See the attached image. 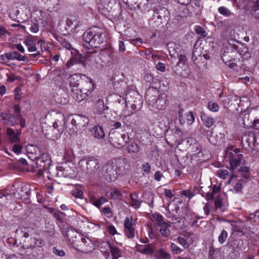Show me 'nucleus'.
I'll list each match as a JSON object with an SVG mask.
<instances>
[{
    "instance_id": "obj_31",
    "label": "nucleus",
    "mask_w": 259,
    "mask_h": 259,
    "mask_svg": "<svg viewBox=\"0 0 259 259\" xmlns=\"http://www.w3.org/2000/svg\"><path fill=\"white\" fill-rule=\"evenodd\" d=\"M158 227L160 228L159 232L163 237H167L170 235V231L169 228L170 227V225L169 223L164 222L162 225L158 226Z\"/></svg>"
},
{
    "instance_id": "obj_56",
    "label": "nucleus",
    "mask_w": 259,
    "mask_h": 259,
    "mask_svg": "<svg viewBox=\"0 0 259 259\" xmlns=\"http://www.w3.org/2000/svg\"><path fill=\"white\" fill-rule=\"evenodd\" d=\"M193 215L189 210H186L185 212L183 219L186 221V223L190 224L191 221L192 219Z\"/></svg>"
},
{
    "instance_id": "obj_57",
    "label": "nucleus",
    "mask_w": 259,
    "mask_h": 259,
    "mask_svg": "<svg viewBox=\"0 0 259 259\" xmlns=\"http://www.w3.org/2000/svg\"><path fill=\"white\" fill-rule=\"evenodd\" d=\"M177 241L185 248L188 246L187 241L182 237H178L177 239Z\"/></svg>"
},
{
    "instance_id": "obj_62",
    "label": "nucleus",
    "mask_w": 259,
    "mask_h": 259,
    "mask_svg": "<svg viewBox=\"0 0 259 259\" xmlns=\"http://www.w3.org/2000/svg\"><path fill=\"white\" fill-rule=\"evenodd\" d=\"M107 231L108 233L112 236L118 234L115 227L112 224L109 225L107 227Z\"/></svg>"
},
{
    "instance_id": "obj_53",
    "label": "nucleus",
    "mask_w": 259,
    "mask_h": 259,
    "mask_svg": "<svg viewBox=\"0 0 259 259\" xmlns=\"http://www.w3.org/2000/svg\"><path fill=\"white\" fill-rule=\"evenodd\" d=\"M170 248L172 253L175 254H178L183 251L182 249H181L174 243H171Z\"/></svg>"
},
{
    "instance_id": "obj_64",
    "label": "nucleus",
    "mask_w": 259,
    "mask_h": 259,
    "mask_svg": "<svg viewBox=\"0 0 259 259\" xmlns=\"http://www.w3.org/2000/svg\"><path fill=\"white\" fill-rule=\"evenodd\" d=\"M134 103L132 105V108H135L138 110L142 107V102L141 100L140 99L138 101H134Z\"/></svg>"
},
{
    "instance_id": "obj_6",
    "label": "nucleus",
    "mask_w": 259,
    "mask_h": 259,
    "mask_svg": "<svg viewBox=\"0 0 259 259\" xmlns=\"http://www.w3.org/2000/svg\"><path fill=\"white\" fill-rule=\"evenodd\" d=\"M187 143L189 144L190 146H192V149L195 148V150L194 151L195 153L192 155L193 158H195L196 160L201 162L209 158V157L206 155V151L205 150H202V148L200 145L198 144V141L195 138H188L187 139Z\"/></svg>"
},
{
    "instance_id": "obj_15",
    "label": "nucleus",
    "mask_w": 259,
    "mask_h": 259,
    "mask_svg": "<svg viewBox=\"0 0 259 259\" xmlns=\"http://www.w3.org/2000/svg\"><path fill=\"white\" fill-rule=\"evenodd\" d=\"M67 29L71 32H78L82 25V22L77 17L71 16L66 21Z\"/></svg>"
},
{
    "instance_id": "obj_47",
    "label": "nucleus",
    "mask_w": 259,
    "mask_h": 259,
    "mask_svg": "<svg viewBox=\"0 0 259 259\" xmlns=\"http://www.w3.org/2000/svg\"><path fill=\"white\" fill-rule=\"evenodd\" d=\"M179 61L177 63V66L181 67H184L187 62V58L186 56L181 55L178 56Z\"/></svg>"
},
{
    "instance_id": "obj_45",
    "label": "nucleus",
    "mask_w": 259,
    "mask_h": 259,
    "mask_svg": "<svg viewBox=\"0 0 259 259\" xmlns=\"http://www.w3.org/2000/svg\"><path fill=\"white\" fill-rule=\"evenodd\" d=\"M167 218H169L171 223L176 224L178 223H181L183 220L182 218L177 217L176 215L172 214L170 212H168L166 214Z\"/></svg>"
},
{
    "instance_id": "obj_11",
    "label": "nucleus",
    "mask_w": 259,
    "mask_h": 259,
    "mask_svg": "<svg viewBox=\"0 0 259 259\" xmlns=\"http://www.w3.org/2000/svg\"><path fill=\"white\" fill-rule=\"evenodd\" d=\"M75 243L77 246L75 249L83 253H90L95 249V245L93 241L89 238L84 236L82 239Z\"/></svg>"
},
{
    "instance_id": "obj_4",
    "label": "nucleus",
    "mask_w": 259,
    "mask_h": 259,
    "mask_svg": "<svg viewBox=\"0 0 259 259\" xmlns=\"http://www.w3.org/2000/svg\"><path fill=\"white\" fill-rule=\"evenodd\" d=\"M240 56L237 46L229 44L225 47L224 52L221 55L223 61L233 70L238 72L240 70V61L237 58Z\"/></svg>"
},
{
    "instance_id": "obj_3",
    "label": "nucleus",
    "mask_w": 259,
    "mask_h": 259,
    "mask_svg": "<svg viewBox=\"0 0 259 259\" xmlns=\"http://www.w3.org/2000/svg\"><path fill=\"white\" fill-rule=\"evenodd\" d=\"M83 46L90 49L100 47L104 40L103 31L97 27H93L86 30L83 34Z\"/></svg>"
},
{
    "instance_id": "obj_34",
    "label": "nucleus",
    "mask_w": 259,
    "mask_h": 259,
    "mask_svg": "<svg viewBox=\"0 0 259 259\" xmlns=\"http://www.w3.org/2000/svg\"><path fill=\"white\" fill-rule=\"evenodd\" d=\"M108 201L106 198L101 197L99 199H96L95 196H91L90 198V202L96 207L99 208L101 205Z\"/></svg>"
},
{
    "instance_id": "obj_23",
    "label": "nucleus",
    "mask_w": 259,
    "mask_h": 259,
    "mask_svg": "<svg viewBox=\"0 0 259 259\" xmlns=\"http://www.w3.org/2000/svg\"><path fill=\"white\" fill-rule=\"evenodd\" d=\"M31 229L25 227H20L16 230V237L19 240L25 242V239L29 236V233Z\"/></svg>"
},
{
    "instance_id": "obj_27",
    "label": "nucleus",
    "mask_w": 259,
    "mask_h": 259,
    "mask_svg": "<svg viewBox=\"0 0 259 259\" xmlns=\"http://www.w3.org/2000/svg\"><path fill=\"white\" fill-rule=\"evenodd\" d=\"M249 114H246L243 117V125L245 127H251L254 130H259V119H255L253 122L249 124L248 122L249 120Z\"/></svg>"
},
{
    "instance_id": "obj_59",
    "label": "nucleus",
    "mask_w": 259,
    "mask_h": 259,
    "mask_svg": "<svg viewBox=\"0 0 259 259\" xmlns=\"http://www.w3.org/2000/svg\"><path fill=\"white\" fill-rule=\"evenodd\" d=\"M154 79L153 75L150 73H147L144 76V80L146 82L150 83V85L153 84Z\"/></svg>"
},
{
    "instance_id": "obj_63",
    "label": "nucleus",
    "mask_w": 259,
    "mask_h": 259,
    "mask_svg": "<svg viewBox=\"0 0 259 259\" xmlns=\"http://www.w3.org/2000/svg\"><path fill=\"white\" fill-rule=\"evenodd\" d=\"M22 148L21 145L20 144H14L13 146V151L17 154H20L21 153Z\"/></svg>"
},
{
    "instance_id": "obj_41",
    "label": "nucleus",
    "mask_w": 259,
    "mask_h": 259,
    "mask_svg": "<svg viewBox=\"0 0 259 259\" xmlns=\"http://www.w3.org/2000/svg\"><path fill=\"white\" fill-rule=\"evenodd\" d=\"M50 211L51 212H53V215H54V217L59 222H63V212H62V211H61L60 210H56V209H55L52 208H50Z\"/></svg>"
},
{
    "instance_id": "obj_40",
    "label": "nucleus",
    "mask_w": 259,
    "mask_h": 259,
    "mask_svg": "<svg viewBox=\"0 0 259 259\" xmlns=\"http://www.w3.org/2000/svg\"><path fill=\"white\" fill-rule=\"evenodd\" d=\"M174 135L176 137V142L178 144H180L184 140L183 138V132L180 128L177 127L174 132Z\"/></svg>"
},
{
    "instance_id": "obj_30",
    "label": "nucleus",
    "mask_w": 259,
    "mask_h": 259,
    "mask_svg": "<svg viewBox=\"0 0 259 259\" xmlns=\"http://www.w3.org/2000/svg\"><path fill=\"white\" fill-rule=\"evenodd\" d=\"M126 143V149L129 153H137L140 150V147L134 141H129Z\"/></svg>"
},
{
    "instance_id": "obj_32",
    "label": "nucleus",
    "mask_w": 259,
    "mask_h": 259,
    "mask_svg": "<svg viewBox=\"0 0 259 259\" xmlns=\"http://www.w3.org/2000/svg\"><path fill=\"white\" fill-rule=\"evenodd\" d=\"M92 133L96 138L100 139L105 137L103 128L100 125H95L92 130Z\"/></svg>"
},
{
    "instance_id": "obj_14",
    "label": "nucleus",
    "mask_w": 259,
    "mask_h": 259,
    "mask_svg": "<svg viewBox=\"0 0 259 259\" xmlns=\"http://www.w3.org/2000/svg\"><path fill=\"white\" fill-rule=\"evenodd\" d=\"M133 219L131 217H126L123 223L124 232L125 235L128 239H133L135 236V229L134 227V223L133 222Z\"/></svg>"
},
{
    "instance_id": "obj_39",
    "label": "nucleus",
    "mask_w": 259,
    "mask_h": 259,
    "mask_svg": "<svg viewBox=\"0 0 259 259\" xmlns=\"http://www.w3.org/2000/svg\"><path fill=\"white\" fill-rule=\"evenodd\" d=\"M151 216L152 219L156 222L158 226L162 225V224L165 222L163 221V217L159 213H153Z\"/></svg>"
},
{
    "instance_id": "obj_52",
    "label": "nucleus",
    "mask_w": 259,
    "mask_h": 259,
    "mask_svg": "<svg viewBox=\"0 0 259 259\" xmlns=\"http://www.w3.org/2000/svg\"><path fill=\"white\" fill-rule=\"evenodd\" d=\"M102 213L107 218H110L112 217V213L111 209L109 206H106L102 208Z\"/></svg>"
},
{
    "instance_id": "obj_19",
    "label": "nucleus",
    "mask_w": 259,
    "mask_h": 259,
    "mask_svg": "<svg viewBox=\"0 0 259 259\" xmlns=\"http://www.w3.org/2000/svg\"><path fill=\"white\" fill-rule=\"evenodd\" d=\"M115 167L118 170V174L123 175L130 168V165L126 159H112Z\"/></svg>"
},
{
    "instance_id": "obj_20",
    "label": "nucleus",
    "mask_w": 259,
    "mask_h": 259,
    "mask_svg": "<svg viewBox=\"0 0 259 259\" xmlns=\"http://www.w3.org/2000/svg\"><path fill=\"white\" fill-rule=\"evenodd\" d=\"M200 118L202 124L207 128L213 130L215 127L214 118L204 112L200 113Z\"/></svg>"
},
{
    "instance_id": "obj_7",
    "label": "nucleus",
    "mask_w": 259,
    "mask_h": 259,
    "mask_svg": "<svg viewBox=\"0 0 259 259\" xmlns=\"http://www.w3.org/2000/svg\"><path fill=\"white\" fill-rule=\"evenodd\" d=\"M243 157V155L239 153V150L237 148L233 151L227 152L225 159L230 164V169L233 171L240 166Z\"/></svg>"
},
{
    "instance_id": "obj_28",
    "label": "nucleus",
    "mask_w": 259,
    "mask_h": 259,
    "mask_svg": "<svg viewBox=\"0 0 259 259\" xmlns=\"http://www.w3.org/2000/svg\"><path fill=\"white\" fill-rule=\"evenodd\" d=\"M155 259H171V255L164 248H160L154 253Z\"/></svg>"
},
{
    "instance_id": "obj_9",
    "label": "nucleus",
    "mask_w": 259,
    "mask_h": 259,
    "mask_svg": "<svg viewBox=\"0 0 259 259\" xmlns=\"http://www.w3.org/2000/svg\"><path fill=\"white\" fill-rule=\"evenodd\" d=\"M125 134H121L112 129L109 133V140L110 144L116 148H121L126 142Z\"/></svg>"
},
{
    "instance_id": "obj_8",
    "label": "nucleus",
    "mask_w": 259,
    "mask_h": 259,
    "mask_svg": "<svg viewBox=\"0 0 259 259\" xmlns=\"http://www.w3.org/2000/svg\"><path fill=\"white\" fill-rule=\"evenodd\" d=\"M102 174L109 182H114L116 180L119 174L112 159L104 165Z\"/></svg>"
},
{
    "instance_id": "obj_26",
    "label": "nucleus",
    "mask_w": 259,
    "mask_h": 259,
    "mask_svg": "<svg viewBox=\"0 0 259 259\" xmlns=\"http://www.w3.org/2000/svg\"><path fill=\"white\" fill-rule=\"evenodd\" d=\"M105 196L110 199L115 200L120 199L122 194L119 189L115 188L110 191L106 192Z\"/></svg>"
},
{
    "instance_id": "obj_10",
    "label": "nucleus",
    "mask_w": 259,
    "mask_h": 259,
    "mask_svg": "<svg viewBox=\"0 0 259 259\" xmlns=\"http://www.w3.org/2000/svg\"><path fill=\"white\" fill-rule=\"evenodd\" d=\"M242 143L253 149L259 144V132L245 133L242 136Z\"/></svg>"
},
{
    "instance_id": "obj_43",
    "label": "nucleus",
    "mask_w": 259,
    "mask_h": 259,
    "mask_svg": "<svg viewBox=\"0 0 259 259\" xmlns=\"http://www.w3.org/2000/svg\"><path fill=\"white\" fill-rule=\"evenodd\" d=\"M141 169L143 176L149 175L151 171V165L148 162H145L142 165Z\"/></svg>"
},
{
    "instance_id": "obj_51",
    "label": "nucleus",
    "mask_w": 259,
    "mask_h": 259,
    "mask_svg": "<svg viewBox=\"0 0 259 259\" xmlns=\"http://www.w3.org/2000/svg\"><path fill=\"white\" fill-rule=\"evenodd\" d=\"M97 52L96 51H88L84 57L85 59L89 60L90 61H92L93 60V58H96V57H98V56L97 55Z\"/></svg>"
},
{
    "instance_id": "obj_38",
    "label": "nucleus",
    "mask_w": 259,
    "mask_h": 259,
    "mask_svg": "<svg viewBox=\"0 0 259 259\" xmlns=\"http://www.w3.org/2000/svg\"><path fill=\"white\" fill-rule=\"evenodd\" d=\"M206 107L208 110L212 112H217L220 109V106L218 104L213 101H209L207 103Z\"/></svg>"
},
{
    "instance_id": "obj_58",
    "label": "nucleus",
    "mask_w": 259,
    "mask_h": 259,
    "mask_svg": "<svg viewBox=\"0 0 259 259\" xmlns=\"http://www.w3.org/2000/svg\"><path fill=\"white\" fill-rule=\"evenodd\" d=\"M61 44L63 47L65 48L66 49L68 50L69 51L73 50V48L71 44L66 39H63L61 42Z\"/></svg>"
},
{
    "instance_id": "obj_12",
    "label": "nucleus",
    "mask_w": 259,
    "mask_h": 259,
    "mask_svg": "<svg viewBox=\"0 0 259 259\" xmlns=\"http://www.w3.org/2000/svg\"><path fill=\"white\" fill-rule=\"evenodd\" d=\"M51 159L48 153H43L36 160V167L39 171L51 173Z\"/></svg>"
},
{
    "instance_id": "obj_54",
    "label": "nucleus",
    "mask_w": 259,
    "mask_h": 259,
    "mask_svg": "<svg viewBox=\"0 0 259 259\" xmlns=\"http://www.w3.org/2000/svg\"><path fill=\"white\" fill-rule=\"evenodd\" d=\"M195 32L197 34L200 35L202 37H206L207 34V33L200 26H196L195 28Z\"/></svg>"
},
{
    "instance_id": "obj_5",
    "label": "nucleus",
    "mask_w": 259,
    "mask_h": 259,
    "mask_svg": "<svg viewBox=\"0 0 259 259\" xmlns=\"http://www.w3.org/2000/svg\"><path fill=\"white\" fill-rule=\"evenodd\" d=\"M78 166L84 172L92 174L98 170L100 161L98 158L90 156L80 159L78 162Z\"/></svg>"
},
{
    "instance_id": "obj_49",
    "label": "nucleus",
    "mask_w": 259,
    "mask_h": 259,
    "mask_svg": "<svg viewBox=\"0 0 259 259\" xmlns=\"http://www.w3.org/2000/svg\"><path fill=\"white\" fill-rule=\"evenodd\" d=\"M217 176L221 179H226L229 177V171L227 169H218L217 171Z\"/></svg>"
},
{
    "instance_id": "obj_29",
    "label": "nucleus",
    "mask_w": 259,
    "mask_h": 259,
    "mask_svg": "<svg viewBox=\"0 0 259 259\" xmlns=\"http://www.w3.org/2000/svg\"><path fill=\"white\" fill-rule=\"evenodd\" d=\"M138 194L136 193L130 194V205L135 209L140 207L142 201L138 199Z\"/></svg>"
},
{
    "instance_id": "obj_48",
    "label": "nucleus",
    "mask_w": 259,
    "mask_h": 259,
    "mask_svg": "<svg viewBox=\"0 0 259 259\" xmlns=\"http://www.w3.org/2000/svg\"><path fill=\"white\" fill-rule=\"evenodd\" d=\"M96 109L99 113H101L104 110V103L102 99H99L95 105Z\"/></svg>"
},
{
    "instance_id": "obj_37",
    "label": "nucleus",
    "mask_w": 259,
    "mask_h": 259,
    "mask_svg": "<svg viewBox=\"0 0 259 259\" xmlns=\"http://www.w3.org/2000/svg\"><path fill=\"white\" fill-rule=\"evenodd\" d=\"M9 57L11 60H16L19 61H25L27 60L25 56H22L17 52L13 51L10 52Z\"/></svg>"
},
{
    "instance_id": "obj_42",
    "label": "nucleus",
    "mask_w": 259,
    "mask_h": 259,
    "mask_svg": "<svg viewBox=\"0 0 259 259\" xmlns=\"http://www.w3.org/2000/svg\"><path fill=\"white\" fill-rule=\"evenodd\" d=\"M45 3L47 4L48 10L54 11L56 7L59 5V0H47Z\"/></svg>"
},
{
    "instance_id": "obj_61",
    "label": "nucleus",
    "mask_w": 259,
    "mask_h": 259,
    "mask_svg": "<svg viewBox=\"0 0 259 259\" xmlns=\"http://www.w3.org/2000/svg\"><path fill=\"white\" fill-rule=\"evenodd\" d=\"M181 194L183 196H185L187 198H188L189 199H191L194 195V193H193L190 190H185L182 191Z\"/></svg>"
},
{
    "instance_id": "obj_16",
    "label": "nucleus",
    "mask_w": 259,
    "mask_h": 259,
    "mask_svg": "<svg viewBox=\"0 0 259 259\" xmlns=\"http://www.w3.org/2000/svg\"><path fill=\"white\" fill-rule=\"evenodd\" d=\"M154 13L152 20L157 21L158 25L162 23L163 18H164L169 14L168 11L164 7L156 6L153 8Z\"/></svg>"
},
{
    "instance_id": "obj_36",
    "label": "nucleus",
    "mask_w": 259,
    "mask_h": 259,
    "mask_svg": "<svg viewBox=\"0 0 259 259\" xmlns=\"http://www.w3.org/2000/svg\"><path fill=\"white\" fill-rule=\"evenodd\" d=\"M248 220L253 226H259V210L251 213Z\"/></svg>"
},
{
    "instance_id": "obj_2",
    "label": "nucleus",
    "mask_w": 259,
    "mask_h": 259,
    "mask_svg": "<svg viewBox=\"0 0 259 259\" xmlns=\"http://www.w3.org/2000/svg\"><path fill=\"white\" fill-rule=\"evenodd\" d=\"M168 96L165 93L158 95L156 89L148 90L145 94V100L148 106L153 109L163 110L169 104Z\"/></svg>"
},
{
    "instance_id": "obj_33",
    "label": "nucleus",
    "mask_w": 259,
    "mask_h": 259,
    "mask_svg": "<svg viewBox=\"0 0 259 259\" xmlns=\"http://www.w3.org/2000/svg\"><path fill=\"white\" fill-rule=\"evenodd\" d=\"M76 117L78 129L86 126L89 123V119L85 116L76 115Z\"/></svg>"
},
{
    "instance_id": "obj_21",
    "label": "nucleus",
    "mask_w": 259,
    "mask_h": 259,
    "mask_svg": "<svg viewBox=\"0 0 259 259\" xmlns=\"http://www.w3.org/2000/svg\"><path fill=\"white\" fill-rule=\"evenodd\" d=\"M2 122L8 126H13L17 123L16 116L9 113H2L0 115Z\"/></svg>"
},
{
    "instance_id": "obj_1",
    "label": "nucleus",
    "mask_w": 259,
    "mask_h": 259,
    "mask_svg": "<svg viewBox=\"0 0 259 259\" xmlns=\"http://www.w3.org/2000/svg\"><path fill=\"white\" fill-rule=\"evenodd\" d=\"M69 85L71 88L72 96L78 102L86 99L94 89L93 80L85 76L84 78L76 74L70 76Z\"/></svg>"
},
{
    "instance_id": "obj_13",
    "label": "nucleus",
    "mask_w": 259,
    "mask_h": 259,
    "mask_svg": "<svg viewBox=\"0 0 259 259\" xmlns=\"http://www.w3.org/2000/svg\"><path fill=\"white\" fill-rule=\"evenodd\" d=\"M179 121L181 125L187 124L191 125L195 121V116L192 111H189L187 113L184 114V109L181 105L178 106Z\"/></svg>"
},
{
    "instance_id": "obj_60",
    "label": "nucleus",
    "mask_w": 259,
    "mask_h": 259,
    "mask_svg": "<svg viewBox=\"0 0 259 259\" xmlns=\"http://www.w3.org/2000/svg\"><path fill=\"white\" fill-rule=\"evenodd\" d=\"M10 52L0 55V60L2 63H8L11 60L9 57Z\"/></svg>"
},
{
    "instance_id": "obj_44",
    "label": "nucleus",
    "mask_w": 259,
    "mask_h": 259,
    "mask_svg": "<svg viewBox=\"0 0 259 259\" xmlns=\"http://www.w3.org/2000/svg\"><path fill=\"white\" fill-rule=\"evenodd\" d=\"M64 159L69 162H72L74 159L73 151L71 149L66 150L64 155Z\"/></svg>"
},
{
    "instance_id": "obj_46",
    "label": "nucleus",
    "mask_w": 259,
    "mask_h": 259,
    "mask_svg": "<svg viewBox=\"0 0 259 259\" xmlns=\"http://www.w3.org/2000/svg\"><path fill=\"white\" fill-rule=\"evenodd\" d=\"M228 234L227 231L223 229L218 237L219 242L221 244H224L226 242L228 238Z\"/></svg>"
},
{
    "instance_id": "obj_25",
    "label": "nucleus",
    "mask_w": 259,
    "mask_h": 259,
    "mask_svg": "<svg viewBox=\"0 0 259 259\" xmlns=\"http://www.w3.org/2000/svg\"><path fill=\"white\" fill-rule=\"evenodd\" d=\"M117 242H113L109 249L112 259H118L122 256V251L117 247Z\"/></svg>"
},
{
    "instance_id": "obj_22",
    "label": "nucleus",
    "mask_w": 259,
    "mask_h": 259,
    "mask_svg": "<svg viewBox=\"0 0 259 259\" xmlns=\"http://www.w3.org/2000/svg\"><path fill=\"white\" fill-rule=\"evenodd\" d=\"M27 156L32 161L35 160L41 155L38 147L29 145L27 147Z\"/></svg>"
},
{
    "instance_id": "obj_17",
    "label": "nucleus",
    "mask_w": 259,
    "mask_h": 259,
    "mask_svg": "<svg viewBox=\"0 0 259 259\" xmlns=\"http://www.w3.org/2000/svg\"><path fill=\"white\" fill-rule=\"evenodd\" d=\"M66 236L69 242L74 249L77 247L75 245V243H77V242L78 241L80 242L84 236L83 235L78 233L77 232L72 229L67 231Z\"/></svg>"
},
{
    "instance_id": "obj_35",
    "label": "nucleus",
    "mask_w": 259,
    "mask_h": 259,
    "mask_svg": "<svg viewBox=\"0 0 259 259\" xmlns=\"http://www.w3.org/2000/svg\"><path fill=\"white\" fill-rule=\"evenodd\" d=\"M113 242V240L107 241H100L98 244L99 249L102 253H107L108 248L110 249L111 246V243H112Z\"/></svg>"
},
{
    "instance_id": "obj_50",
    "label": "nucleus",
    "mask_w": 259,
    "mask_h": 259,
    "mask_svg": "<svg viewBox=\"0 0 259 259\" xmlns=\"http://www.w3.org/2000/svg\"><path fill=\"white\" fill-rule=\"evenodd\" d=\"M218 11L221 14L226 17H228L232 14L231 11L228 8L224 6L219 7Z\"/></svg>"
},
{
    "instance_id": "obj_18",
    "label": "nucleus",
    "mask_w": 259,
    "mask_h": 259,
    "mask_svg": "<svg viewBox=\"0 0 259 259\" xmlns=\"http://www.w3.org/2000/svg\"><path fill=\"white\" fill-rule=\"evenodd\" d=\"M155 246L153 244L141 245L137 244L135 246L137 252L147 255H151L155 253Z\"/></svg>"
},
{
    "instance_id": "obj_55",
    "label": "nucleus",
    "mask_w": 259,
    "mask_h": 259,
    "mask_svg": "<svg viewBox=\"0 0 259 259\" xmlns=\"http://www.w3.org/2000/svg\"><path fill=\"white\" fill-rule=\"evenodd\" d=\"M15 96L14 99L17 101H20L21 99L22 91L21 89L19 87H16L14 90Z\"/></svg>"
},
{
    "instance_id": "obj_24",
    "label": "nucleus",
    "mask_w": 259,
    "mask_h": 259,
    "mask_svg": "<svg viewBox=\"0 0 259 259\" xmlns=\"http://www.w3.org/2000/svg\"><path fill=\"white\" fill-rule=\"evenodd\" d=\"M13 187L15 190L13 193V195L17 198H21L26 193V186L24 184L17 183L13 185Z\"/></svg>"
}]
</instances>
